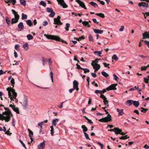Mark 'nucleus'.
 <instances>
[{
  "instance_id": "58",
  "label": "nucleus",
  "mask_w": 149,
  "mask_h": 149,
  "mask_svg": "<svg viewBox=\"0 0 149 149\" xmlns=\"http://www.w3.org/2000/svg\"><path fill=\"white\" fill-rule=\"evenodd\" d=\"M103 64L104 65V66L105 67H108L109 68V67H108V66L110 65V64H107L105 63H103Z\"/></svg>"
},
{
  "instance_id": "50",
  "label": "nucleus",
  "mask_w": 149,
  "mask_h": 149,
  "mask_svg": "<svg viewBox=\"0 0 149 149\" xmlns=\"http://www.w3.org/2000/svg\"><path fill=\"white\" fill-rule=\"evenodd\" d=\"M9 2L12 3L13 5H14L16 3V0H9Z\"/></svg>"
},
{
  "instance_id": "42",
  "label": "nucleus",
  "mask_w": 149,
  "mask_h": 149,
  "mask_svg": "<svg viewBox=\"0 0 149 149\" xmlns=\"http://www.w3.org/2000/svg\"><path fill=\"white\" fill-rule=\"evenodd\" d=\"M50 128H51V130H50L51 134L52 136H53L54 135V129L53 127L52 126H51L50 127Z\"/></svg>"
},
{
  "instance_id": "10",
  "label": "nucleus",
  "mask_w": 149,
  "mask_h": 149,
  "mask_svg": "<svg viewBox=\"0 0 149 149\" xmlns=\"http://www.w3.org/2000/svg\"><path fill=\"white\" fill-rule=\"evenodd\" d=\"M114 132L116 134H119L120 132H121V130L118 128L115 127L113 129Z\"/></svg>"
},
{
  "instance_id": "8",
  "label": "nucleus",
  "mask_w": 149,
  "mask_h": 149,
  "mask_svg": "<svg viewBox=\"0 0 149 149\" xmlns=\"http://www.w3.org/2000/svg\"><path fill=\"white\" fill-rule=\"evenodd\" d=\"M11 11L15 16L14 18L17 19H18V20L19 18V15L17 13V12H16L15 10L13 9H12L11 10Z\"/></svg>"
},
{
  "instance_id": "19",
  "label": "nucleus",
  "mask_w": 149,
  "mask_h": 149,
  "mask_svg": "<svg viewBox=\"0 0 149 149\" xmlns=\"http://www.w3.org/2000/svg\"><path fill=\"white\" fill-rule=\"evenodd\" d=\"M59 120V119L58 118L56 119L55 120H53L52 121V124L54 126H56V123Z\"/></svg>"
},
{
  "instance_id": "24",
  "label": "nucleus",
  "mask_w": 149,
  "mask_h": 149,
  "mask_svg": "<svg viewBox=\"0 0 149 149\" xmlns=\"http://www.w3.org/2000/svg\"><path fill=\"white\" fill-rule=\"evenodd\" d=\"M133 104L136 107H138L139 105V101H133Z\"/></svg>"
},
{
  "instance_id": "46",
  "label": "nucleus",
  "mask_w": 149,
  "mask_h": 149,
  "mask_svg": "<svg viewBox=\"0 0 149 149\" xmlns=\"http://www.w3.org/2000/svg\"><path fill=\"white\" fill-rule=\"evenodd\" d=\"M27 18V16L24 13L22 14V19H26Z\"/></svg>"
},
{
  "instance_id": "30",
  "label": "nucleus",
  "mask_w": 149,
  "mask_h": 149,
  "mask_svg": "<svg viewBox=\"0 0 149 149\" xmlns=\"http://www.w3.org/2000/svg\"><path fill=\"white\" fill-rule=\"evenodd\" d=\"M60 5H61L63 8H67L68 7V5L65 3L64 1L62 3H61Z\"/></svg>"
},
{
  "instance_id": "64",
  "label": "nucleus",
  "mask_w": 149,
  "mask_h": 149,
  "mask_svg": "<svg viewBox=\"0 0 149 149\" xmlns=\"http://www.w3.org/2000/svg\"><path fill=\"white\" fill-rule=\"evenodd\" d=\"M48 24V22L46 21H44L43 23V25L44 26H46Z\"/></svg>"
},
{
  "instance_id": "15",
  "label": "nucleus",
  "mask_w": 149,
  "mask_h": 149,
  "mask_svg": "<svg viewBox=\"0 0 149 149\" xmlns=\"http://www.w3.org/2000/svg\"><path fill=\"white\" fill-rule=\"evenodd\" d=\"M76 1L79 4L80 6L82 8L84 7V6L85 5L83 1H81L79 0H76Z\"/></svg>"
},
{
  "instance_id": "13",
  "label": "nucleus",
  "mask_w": 149,
  "mask_h": 149,
  "mask_svg": "<svg viewBox=\"0 0 149 149\" xmlns=\"http://www.w3.org/2000/svg\"><path fill=\"white\" fill-rule=\"evenodd\" d=\"M143 39L148 38L149 39V33L147 32H145L144 33H143Z\"/></svg>"
},
{
  "instance_id": "26",
  "label": "nucleus",
  "mask_w": 149,
  "mask_h": 149,
  "mask_svg": "<svg viewBox=\"0 0 149 149\" xmlns=\"http://www.w3.org/2000/svg\"><path fill=\"white\" fill-rule=\"evenodd\" d=\"M23 47L25 50H27L29 49L28 43H26L23 45Z\"/></svg>"
},
{
  "instance_id": "7",
  "label": "nucleus",
  "mask_w": 149,
  "mask_h": 149,
  "mask_svg": "<svg viewBox=\"0 0 149 149\" xmlns=\"http://www.w3.org/2000/svg\"><path fill=\"white\" fill-rule=\"evenodd\" d=\"M78 82L76 80H74L73 82V87L76 91H78L79 88L78 87Z\"/></svg>"
},
{
  "instance_id": "1",
  "label": "nucleus",
  "mask_w": 149,
  "mask_h": 149,
  "mask_svg": "<svg viewBox=\"0 0 149 149\" xmlns=\"http://www.w3.org/2000/svg\"><path fill=\"white\" fill-rule=\"evenodd\" d=\"M3 107L6 111L3 112L2 114H0V120H4L5 122H7L10 120L11 118L13 116V114L8 108L4 107V106Z\"/></svg>"
},
{
  "instance_id": "37",
  "label": "nucleus",
  "mask_w": 149,
  "mask_h": 149,
  "mask_svg": "<svg viewBox=\"0 0 149 149\" xmlns=\"http://www.w3.org/2000/svg\"><path fill=\"white\" fill-rule=\"evenodd\" d=\"M27 39L29 40H32L33 39V36L31 35V34H28L27 35Z\"/></svg>"
},
{
  "instance_id": "20",
  "label": "nucleus",
  "mask_w": 149,
  "mask_h": 149,
  "mask_svg": "<svg viewBox=\"0 0 149 149\" xmlns=\"http://www.w3.org/2000/svg\"><path fill=\"white\" fill-rule=\"evenodd\" d=\"M82 24L85 26H87L88 27H90V25H89L88 22L87 21H84L82 22Z\"/></svg>"
},
{
  "instance_id": "6",
  "label": "nucleus",
  "mask_w": 149,
  "mask_h": 149,
  "mask_svg": "<svg viewBox=\"0 0 149 149\" xmlns=\"http://www.w3.org/2000/svg\"><path fill=\"white\" fill-rule=\"evenodd\" d=\"M22 105L23 106L24 109H26L27 108V100L26 98H24L22 102H21Z\"/></svg>"
},
{
  "instance_id": "36",
  "label": "nucleus",
  "mask_w": 149,
  "mask_h": 149,
  "mask_svg": "<svg viewBox=\"0 0 149 149\" xmlns=\"http://www.w3.org/2000/svg\"><path fill=\"white\" fill-rule=\"evenodd\" d=\"M112 58L115 61H117L118 59V58L116 54H114L112 57Z\"/></svg>"
},
{
  "instance_id": "18",
  "label": "nucleus",
  "mask_w": 149,
  "mask_h": 149,
  "mask_svg": "<svg viewBox=\"0 0 149 149\" xmlns=\"http://www.w3.org/2000/svg\"><path fill=\"white\" fill-rule=\"evenodd\" d=\"M102 51H95L94 52V54L95 55H97L101 57L100 54L102 53Z\"/></svg>"
},
{
  "instance_id": "2",
  "label": "nucleus",
  "mask_w": 149,
  "mask_h": 149,
  "mask_svg": "<svg viewBox=\"0 0 149 149\" xmlns=\"http://www.w3.org/2000/svg\"><path fill=\"white\" fill-rule=\"evenodd\" d=\"M6 90L8 92V97L10 98L11 101H11H14V100L13 98L16 100V97L17 95V94L15 92L14 89L10 87L7 88Z\"/></svg>"
},
{
  "instance_id": "22",
  "label": "nucleus",
  "mask_w": 149,
  "mask_h": 149,
  "mask_svg": "<svg viewBox=\"0 0 149 149\" xmlns=\"http://www.w3.org/2000/svg\"><path fill=\"white\" fill-rule=\"evenodd\" d=\"M139 109L141 110V112L144 113H146L147 111L148 110V109L144 108L142 107L139 108Z\"/></svg>"
},
{
  "instance_id": "28",
  "label": "nucleus",
  "mask_w": 149,
  "mask_h": 149,
  "mask_svg": "<svg viewBox=\"0 0 149 149\" xmlns=\"http://www.w3.org/2000/svg\"><path fill=\"white\" fill-rule=\"evenodd\" d=\"M28 131L29 132V136L30 137H32L33 136V132L29 129H28Z\"/></svg>"
},
{
  "instance_id": "11",
  "label": "nucleus",
  "mask_w": 149,
  "mask_h": 149,
  "mask_svg": "<svg viewBox=\"0 0 149 149\" xmlns=\"http://www.w3.org/2000/svg\"><path fill=\"white\" fill-rule=\"evenodd\" d=\"M45 147V143L44 141L40 143V144L38 145V148L39 149H43Z\"/></svg>"
},
{
  "instance_id": "53",
  "label": "nucleus",
  "mask_w": 149,
  "mask_h": 149,
  "mask_svg": "<svg viewBox=\"0 0 149 149\" xmlns=\"http://www.w3.org/2000/svg\"><path fill=\"white\" fill-rule=\"evenodd\" d=\"M88 38H89V40L90 41H93V37L91 35H90L88 37Z\"/></svg>"
},
{
  "instance_id": "4",
  "label": "nucleus",
  "mask_w": 149,
  "mask_h": 149,
  "mask_svg": "<svg viewBox=\"0 0 149 149\" xmlns=\"http://www.w3.org/2000/svg\"><path fill=\"white\" fill-rule=\"evenodd\" d=\"M112 120L111 116L109 114L108 115V116L104 117V118H102L99 120V122L105 123L111 121Z\"/></svg>"
},
{
  "instance_id": "54",
  "label": "nucleus",
  "mask_w": 149,
  "mask_h": 149,
  "mask_svg": "<svg viewBox=\"0 0 149 149\" xmlns=\"http://www.w3.org/2000/svg\"><path fill=\"white\" fill-rule=\"evenodd\" d=\"M100 97L103 99V100L105 99H107V98L104 95L102 94H101Z\"/></svg>"
},
{
  "instance_id": "9",
  "label": "nucleus",
  "mask_w": 149,
  "mask_h": 149,
  "mask_svg": "<svg viewBox=\"0 0 149 149\" xmlns=\"http://www.w3.org/2000/svg\"><path fill=\"white\" fill-rule=\"evenodd\" d=\"M118 113V116H122L124 113L123 109H119L118 108L116 109Z\"/></svg>"
},
{
  "instance_id": "48",
  "label": "nucleus",
  "mask_w": 149,
  "mask_h": 149,
  "mask_svg": "<svg viewBox=\"0 0 149 149\" xmlns=\"http://www.w3.org/2000/svg\"><path fill=\"white\" fill-rule=\"evenodd\" d=\"M70 24L69 23H67L66 24V27L65 28L66 30L67 31H68L69 30V28L70 27Z\"/></svg>"
},
{
  "instance_id": "51",
  "label": "nucleus",
  "mask_w": 149,
  "mask_h": 149,
  "mask_svg": "<svg viewBox=\"0 0 149 149\" xmlns=\"http://www.w3.org/2000/svg\"><path fill=\"white\" fill-rule=\"evenodd\" d=\"M97 65L98 66V68L96 69L95 68V67L94 68H93L95 70V71H94L95 72H96L97 71V70H99L100 68V65Z\"/></svg>"
},
{
  "instance_id": "63",
  "label": "nucleus",
  "mask_w": 149,
  "mask_h": 149,
  "mask_svg": "<svg viewBox=\"0 0 149 149\" xmlns=\"http://www.w3.org/2000/svg\"><path fill=\"white\" fill-rule=\"evenodd\" d=\"M103 102L104 105L108 104V101L107 99H105L103 100Z\"/></svg>"
},
{
  "instance_id": "23",
  "label": "nucleus",
  "mask_w": 149,
  "mask_h": 149,
  "mask_svg": "<svg viewBox=\"0 0 149 149\" xmlns=\"http://www.w3.org/2000/svg\"><path fill=\"white\" fill-rule=\"evenodd\" d=\"M95 63V61H93L92 62V63H91V65H92L93 67V68H94L95 67V68L97 69L98 68V66L97 65H99L97 63H95V64H94L93 63Z\"/></svg>"
},
{
  "instance_id": "56",
  "label": "nucleus",
  "mask_w": 149,
  "mask_h": 149,
  "mask_svg": "<svg viewBox=\"0 0 149 149\" xmlns=\"http://www.w3.org/2000/svg\"><path fill=\"white\" fill-rule=\"evenodd\" d=\"M143 79H144V81L146 83L148 84V80H149V79H148V78H146V77H144L143 78Z\"/></svg>"
},
{
  "instance_id": "14",
  "label": "nucleus",
  "mask_w": 149,
  "mask_h": 149,
  "mask_svg": "<svg viewBox=\"0 0 149 149\" xmlns=\"http://www.w3.org/2000/svg\"><path fill=\"white\" fill-rule=\"evenodd\" d=\"M135 90H138L139 91H141L142 90L141 89H139V88L138 86L137 87L135 86L133 88H131L129 90V91H134Z\"/></svg>"
},
{
  "instance_id": "33",
  "label": "nucleus",
  "mask_w": 149,
  "mask_h": 149,
  "mask_svg": "<svg viewBox=\"0 0 149 149\" xmlns=\"http://www.w3.org/2000/svg\"><path fill=\"white\" fill-rule=\"evenodd\" d=\"M81 128L83 130L84 132H85L88 130V129L85 125H82L81 126Z\"/></svg>"
},
{
  "instance_id": "29",
  "label": "nucleus",
  "mask_w": 149,
  "mask_h": 149,
  "mask_svg": "<svg viewBox=\"0 0 149 149\" xmlns=\"http://www.w3.org/2000/svg\"><path fill=\"white\" fill-rule=\"evenodd\" d=\"M12 109L18 114H19V109L18 108L15 107V106L12 108Z\"/></svg>"
},
{
  "instance_id": "16",
  "label": "nucleus",
  "mask_w": 149,
  "mask_h": 149,
  "mask_svg": "<svg viewBox=\"0 0 149 149\" xmlns=\"http://www.w3.org/2000/svg\"><path fill=\"white\" fill-rule=\"evenodd\" d=\"M133 100H127L125 104L126 105L130 106L131 105L133 104Z\"/></svg>"
},
{
  "instance_id": "59",
  "label": "nucleus",
  "mask_w": 149,
  "mask_h": 149,
  "mask_svg": "<svg viewBox=\"0 0 149 149\" xmlns=\"http://www.w3.org/2000/svg\"><path fill=\"white\" fill-rule=\"evenodd\" d=\"M95 93L96 94L100 93L101 94V91L99 90H95Z\"/></svg>"
},
{
  "instance_id": "44",
  "label": "nucleus",
  "mask_w": 149,
  "mask_h": 149,
  "mask_svg": "<svg viewBox=\"0 0 149 149\" xmlns=\"http://www.w3.org/2000/svg\"><path fill=\"white\" fill-rule=\"evenodd\" d=\"M46 10L48 13H51L53 11L52 8L47 7L46 8Z\"/></svg>"
},
{
  "instance_id": "57",
  "label": "nucleus",
  "mask_w": 149,
  "mask_h": 149,
  "mask_svg": "<svg viewBox=\"0 0 149 149\" xmlns=\"http://www.w3.org/2000/svg\"><path fill=\"white\" fill-rule=\"evenodd\" d=\"M9 130L10 129H9L8 130H7L5 134L10 136L12 134V133H9Z\"/></svg>"
},
{
  "instance_id": "60",
  "label": "nucleus",
  "mask_w": 149,
  "mask_h": 149,
  "mask_svg": "<svg viewBox=\"0 0 149 149\" xmlns=\"http://www.w3.org/2000/svg\"><path fill=\"white\" fill-rule=\"evenodd\" d=\"M76 65L77 67V69H81V70H82L83 68H81L80 65H78V64H76Z\"/></svg>"
},
{
  "instance_id": "41",
  "label": "nucleus",
  "mask_w": 149,
  "mask_h": 149,
  "mask_svg": "<svg viewBox=\"0 0 149 149\" xmlns=\"http://www.w3.org/2000/svg\"><path fill=\"white\" fill-rule=\"evenodd\" d=\"M39 4L40 5L44 7H45L46 6V3L44 2L43 1H41L40 3Z\"/></svg>"
},
{
  "instance_id": "27",
  "label": "nucleus",
  "mask_w": 149,
  "mask_h": 149,
  "mask_svg": "<svg viewBox=\"0 0 149 149\" xmlns=\"http://www.w3.org/2000/svg\"><path fill=\"white\" fill-rule=\"evenodd\" d=\"M84 38H85L83 36H82L81 37H79V38L76 37L74 38V39L78 41H79L80 40H81L82 39L83 40L84 39Z\"/></svg>"
},
{
  "instance_id": "31",
  "label": "nucleus",
  "mask_w": 149,
  "mask_h": 149,
  "mask_svg": "<svg viewBox=\"0 0 149 149\" xmlns=\"http://www.w3.org/2000/svg\"><path fill=\"white\" fill-rule=\"evenodd\" d=\"M18 20L16 18H13L12 19L11 24H13L14 23H16L18 22Z\"/></svg>"
},
{
  "instance_id": "32",
  "label": "nucleus",
  "mask_w": 149,
  "mask_h": 149,
  "mask_svg": "<svg viewBox=\"0 0 149 149\" xmlns=\"http://www.w3.org/2000/svg\"><path fill=\"white\" fill-rule=\"evenodd\" d=\"M27 24L29 26H31L32 25V23L30 20H28L26 21Z\"/></svg>"
},
{
  "instance_id": "45",
  "label": "nucleus",
  "mask_w": 149,
  "mask_h": 149,
  "mask_svg": "<svg viewBox=\"0 0 149 149\" xmlns=\"http://www.w3.org/2000/svg\"><path fill=\"white\" fill-rule=\"evenodd\" d=\"M84 71V73H86L87 72H90L89 70L87 68H83L82 69Z\"/></svg>"
},
{
  "instance_id": "21",
  "label": "nucleus",
  "mask_w": 149,
  "mask_h": 149,
  "mask_svg": "<svg viewBox=\"0 0 149 149\" xmlns=\"http://www.w3.org/2000/svg\"><path fill=\"white\" fill-rule=\"evenodd\" d=\"M129 137H130L128 136L127 135H125L120 137L119 138L120 139L125 140L129 138Z\"/></svg>"
},
{
  "instance_id": "39",
  "label": "nucleus",
  "mask_w": 149,
  "mask_h": 149,
  "mask_svg": "<svg viewBox=\"0 0 149 149\" xmlns=\"http://www.w3.org/2000/svg\"><path fill=\"white\" fill-rule=\"evenodd\" d=\"M10 82L11 84V85L13 86V88L14 87V84H15V80L14 79V78H12Z\"/></svg>"
},
{
  "instance_id": "55",
  "label": "nucleus",
  "mask_w": 149,
  "mask_h": 149,
  "mask_svg": "<svg viewBox=\"0 0 149 149\" xmlns=\"http://www.w3.org/2000/svg\"><path fill=\"white\" fill-rule=\"evenodd\" d=\"M19 141L21 144L25 148V149H26V147L25 144L23 143L22 141L21 140H19Z\"/></svg>"
},
{
  "instance_id": "40",
  "label": "nucleus",
  "mask_w": 149,
  "mask_h": 149,
  "mask_svg": "<svg viewBox=\"0 0 149 149\" xmlns=\"http://www.w3.org/2000/svg\"><path fill=\"white\" fill-rule=\"evenodd\" d=\"M20 4L24 6H25L26 5V1L24 0H20Z\"/></svg>"
},
{
  "instance_id": "5",
  "label": "nucleus",
  "mask_w": 149,
  "mask_h": 149,
  "mask_svg": "<svg viewBox=\"0 0 149 149\" xmlns=\"http://www.w3.org/2000/svg\"><path fill=\"white\" fill-rule=\"evenodd\" d=\"M118 84H113L110 85L109 86L106 88V89L107 91L111 90H116V86Z\"/></svg>"
},
{
  "instance_id": "61",
  "label": "nucleus",
  "mask_w": 149,
  "mask_h": 149,
  "mask_svg": "<svg viewBox=\"0 0 149 149\" xmlns=\"http://www.w3.org/2000/svg\"><path fill=\"white\" fill-rule=\"evenodd\" d=\"M144 42L145 44L147 45L148 47L149 48V41L146 40H144Z\"/></svg>"
},
{
  "instance_id": "25",
  "label": "nucleus",
  "mask_w": 149,
  "mask_h": 149,
  "mask_svg": "<svg viewBox=\"0 0 149 149\" xmlns=\"http://www.w3.org/2000/svg\"><path fill=\"white\" fill-rule=\"evenodd\" d=\"M90 4L95 8L97 7H98V5L95 3L93 1L91 2L90 3Z\"/></svg>"
},
{
  "instance_id": "3",
  "label": "nucleus",
  "mask_w": 149,
  "mask_h": 149,
  "mask_svg": "<svg viewBox=\"0 0 149 149\" xmlns=\"http://www.w3.org/2000/svg\"><path fill=\"white\" fill-rule=\"evenodd\" d=\"M44 36L48 39L54 40L56 41H61L62 42L67 44V42L62 39H61L59 36L53 35L44 34Z\"/></svg>"
},
{
  "instance_id": "35",
  "label": "nucleus",
  "mask_w": 149,
  "mask_h": 149,
  "mask_svg": "<svg viewBox=\"0 0 149 149\" xmlns=\"http://www.w3.org/2000/svg\"><path fill=\"white\" fill-rule=\"evenodd\" d=\"M101 74L103 76L105 77H108L109 76V74L107 73L104 71H102L101 72Z\"/></svg>"
},
{
  "instance_id": "52",
  "label": "nucleus",
  "mask_w": 149,
  "mask_h": 149,
  "mask_svg": "<svg viewBox=\"0 0 149 149\" xmlns=\"http://www.w3.org/2000/svg\"><path fill=\"white\" fill-rule=\"evenodd\" d=\"M114 77V79L116 81H117L119 80V78L115 74H113Z\"/></svg>"
},
{
  "instance_id": "34",
  "label": "nucleus",
  "mask_w": 149,
  "mask_h": 149,
  "mask_svg": "<svg viewBox=\"0 0 149 149\" xmlns=\"http://www.w3.org/2000/svg\"><path fill=\"white\" fill-rule=\"evenodd\" d=\"M6 21L8 26H10V20L9 18L8 17H6Z\"/></svg>"
},
{
  "instance_id": "38",
  "label": "nucleus",
  "mask_w": 149,
  "mask_h": 149,
  "mask_svg": "<svg viewBox=\"0 0 149 149\" xmlns=\"http://www.w3.org/2000/svg\"><path fill=\"white\" fill-rule=\"evenodd\" d=\"M96 15H97L98 16H99L100 17L102 18H104L105 17L104 15V14L102 13H96Z\"/></svg>"
},
{
  "instance_id": "43",
  "label": "nucleus",
  "mask_w": 149,
  "mask_h": 149,
  "mask_svg": "<svg viewBox=\"0 0 149 149\" xmlns=\"http://www.w3.org/2000/svg\"><path fill=\"white\" fill-rule=\"evenodd\" d=\"M55 14V13L53 11L49 15V17H53L54 16Z\"/></svg>"
},
{
  "instance_id": "62",
  "label": "nucleus",
  "mask_w": 149,
  "mask_h": 149,
  "mask_svg": "<svg viewBox=\"0 0 149 149\" xmlns=\"http://www.w3.org/2000/svg\"><path fill=\"white\" fill-rule=\"evenodd\" d=\"M144 2H141V3H139L138 4V6H143L144 7V5H143V4H144Z\"/></svg>"
},
{
  "instance_id": "47",
  "label": "nucleus",
  "mask_w": 149,
  "mask_h": 149,
  "mask_svg": "<svg viewBox=\"0 0 149 149\" xmlns=\"http://www.w3.org/2000/svg\"><path fill=\"white\" fill-rule=\"evenodd\" d=\"M59 20H58L57 19H56V18H55L54 19V24H58V22H59Z\"/></svg>"
},
{
  "instance_id": "49",
  "label": "nucleus",
  "mask_w": 149,
  "mask_h": 149,
  "mask_svg": "<svg viewBox=\"0 0 149 149\" xmlns=\"http://www.w3.org/2000/svg\"><path fill=\"white\" fill-rule=\"evenodd\" d=\"M84 133L86 139H87L90 140V139L89 137L88 134L85 132H84Z\"/></svg>"
},
{
  "instance_id": "12",
  "label": "nucleus",
  "mask_w": 149,
  "mask_h": 149,
  "mask_svg": "<svg viewBox=\"0 0 149 149\" xmlns=\"http://www.w3.org/2000/svg\"><path fill=\"white\" fill-rule=\"evenodd\" d=\"M93 29L94 32L96 33L102 34L103 32V31L102 30H100L94 29Z\"/></svg>"
},
{
  "instance_id": "17",
  "label": "nucleus",
  "mask_w": 149,
  "mask_h": 149,
  "mask_svg": "<svg viewBox=\"0 0 149 149\" xmlns=\"http://www.w3.org/2000/svg\"><path fill=\"white\" fill-rule=\"evenodd\" d=\"M18 27L19 29L21 30L24 29V27L22 22H20L18 25Z\"/></svg>"
}]
</instances>
